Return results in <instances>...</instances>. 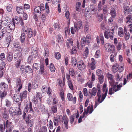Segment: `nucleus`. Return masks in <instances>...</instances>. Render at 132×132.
Masks as SVG:
<instances>
[{
    "label": "nucleus",
    "mask_w": 132,
    "mask_h": 132,
    "mask_svg": "<svg viewBox=\"0 0 132 132\" xmlns=\"http://www.w3.org/2000/svg\"><path fill=\"white\" fill-rule=\"evenodd\" d=\"M106 85L104 83L103 85L102 88V91L101 93L100 90V86L99 85H97V101L95 102V105L94 106L95 108L97 105L100 103H101L105 99L108 93V89L106 87Z\"/></svg>",
    "instance_id": "nucleus-1"
},
{
    "label": "nucleus",
    "mask_w": 132,
    "mask_h": 132,
    "mask_svg": "<svg viewBox=\"0 0 132 132\" xmlns=\"http://www.w3.org/2000/svg\"><path fill=\"white\" fill-rule=\"evenodd\" d=\"M107 77L109 80V82L110 84L111 87L109 88L108 94L112 95L115 92H116L120 89L122 84H118V82H115L113 79V76L110 74L108 73L107 74Z\"/></svg>",
    "instance_id": "nucleus-2"
},
{
    "label": "nucleus",
    "mask_w": 132,
    "mask_h": 132,
    "mask_svg": "<svg viewBox=\"0 0 132 132\" xmlns=\"http://www.w3.org/2000/svg\"><path fill=\"white\" fill-rule=\"evenodd\" d=\"M22 32L20 37V39L21 43H24L25 40L26 35L27 39L31 38L33 36H35L36 33L34 32H33L32 30L30 28H28L27 26H25L22 28Z\"/></svg>",
    "instance_id": "nucleus-3"
},
{
    "label": "nucleus",
    "mask_w": 132,
    "mask_h": 132,
    "mask_svg": "<svg viewBox=\"0 0 132 132\" xmlns=\"http://www.w3.org/2000/svg\"><path fill=\"white\" fill-rule=\"evenodd\" d=\"M94 109H93V104L91 105L90 106V105L89 104V105L87 108L86 109H84V111L83 113L82 116H81L78 119V123H80L82 121V118H84L85 116L86 115H87L88 113L90 114L92 113Z\"/></svg>",
    "instance_id": "nucleus-4"
},
{
    "label": "nucleus",
    "mask_w": 132,
    "mask_h": 132,
    "mask_svg": "<svg viewBox=\"0 0 132 132\" xmlns=\"http://www.w3.org/2000/svg\"><path fill=\"white\" fill-rule=\"evenodd\" d=\"M26 112L31 113L34 114V112L32 107V103L30 102H28L26 103V106L24 110V112L22 115V117L24 118L26 117Z\"/></svg>",
    "instance_id": "nucleus-5"
},
{
    "label": "nucleus",
    "mask_w": 132,
    "mask_h": 132,
    "mask_svg": "<svg viewBox=\"0 0 132 132\" xmlns=\"http://www.w3.org/2000/svg\"><path fill=\"white\" fill-rule=\"evenodd\" d=\"M91 38L90 35H87L86 37H83L81 40V46L82 47L84 46L85 45H88L89 44Z\"/></svg>",
    "instance_id": "nucleus-6"
},
{
    "label": "nucleus",
    "mask_w": 132,
    "mask_h": 132,
    "mask_svg": "<svg viewBox=\"0 0 132 132\" xmlns=\"http://www.w3.org/2000/svg\"><path fill=\"white\" fill-rule=\"evenodd\" d=\"M16 86L14 87L15 91L18 93L20 91L22 88V82L20 79L18 78L15 81Z\"/></svg>",
    "instance_id": "nucleus-7"
},
{
    "label": "nucleus",
    "mask_w": 132,
    "mask_h": 132,
    "mask_svg": "<svg viewBox=\"0 0 132 132\" xmlns=\"http://www.w3.org/2000/svg\"><path fill=\"white\" fill-rule=\"evenodd\" d=\"M11 124V122L8 120H7L6 121H4L3 125L2 124H0V131L1 132H4L5 127L8 128L9 127H10V125Z\"/></svg>",
    "instance_id": "nucleus-8"
},
{
    "label": "nucleus",
    "mask_w": 132,
    "mask_h": 132,
    "mask_svg": "<svg viewBox=\"0 0 132 132\" xmlns=\"http://www.w3.org/2000/svg\"><path fill=\"white\" fill-rule=\"evenodd\" d=\"M42 97V95L41 93L39 92H36L35 96H34V98L33 99V101L35 104L40 103Z\"/></svg>",
    "instance_id": "nucleus-9"
},
{
    "label": "nucleus",
    "mask_w": 132,
    "mask_h": 132,
    "mask_svg": "<svg viewBox=\"0 0 132 132\" xmlns=\"http://www.w3.org/2000/svg\"><path fill=\"white\" fill-rule=\"evenodd\" d=\"M44 10V6L41 4L39 6H36L34 9L35 14V15H37L38 14H41Z\"/></svg>",
    "instance_id": "nucleus-10"
},
{
    "label": "nucleus",
    "mask_w": 132,
    "mask_h": 132,
    "mask_svg": "<svg viewBox=\"0 0 132 132\" xmlns=\"http://www.w3.org/2000/svg\"><path fill=\"white\" fill-rule=\"evenodd\" d=\"M62 121L63 123V126L66 129L68 128V125L69 119L65 115H63L62 117Z\"/></svg>",
    "instance_id": "nucleus-11"
},
{
    "label": "nucleus",
    "mask_w": 132,
    "mask_h": 132,
    "mask_svg": "<svg viewBox=\"0 0 132 132\" xmlns=\"http://www.w3.org/2000/svg\"><path fill=\"white\" fill-rule=\"evenodd\" d=\"M7 32L10 33L13 31L15 28V23L13 22L12 23H11L8 24L6 27Z\"/></svg>",
    "instance_id": "nucleus-12"
},
{
    "label": "nucleus",
    "mask_w": 132,
    "mask_h": 132,
    "mask_svg": "<svg viewBox=\"0 0 132 132\" xmlns=\"http://www.w3.org/2000/svg\"><path fill=\"white\" fill-rule=\"evenodd\" d=\"M113 31H109L108 32L106 30L105 31L104 33V35L105 37L108 39L109 38V36L111 40H112L113 39Z\"/></svg>",
    "instance_id": "nucleus-13"
},
{
    "label": "nucleus",
    "mask_w": 132,
    "mask_h": 132,
    "mask_svg": "<svg viewBox=\"0 0 132 132\" xmlns=\"http://www.w3.org/2000/svg\"><path fill=\"white\" fill-rule=\"evenodd\" d=\"M77 66L78 69L81 71L84 69L86 67L85 65L82 60L78 62Z\"/></svg>",
    "instance_id": "nucleus-14"
},
{
    "label": "nucleus",
    "mask_w": 132,
    "mask_h": 132,
    "mask_svg": "<svg viewBox=\"0 0 132 132\" xmlns=\"http://www.w3.org/2000/svg\"><path fill=\"white\" fill-rule=\"evenodd\" d=\"M91 62L88 63V66L90 68L91 70H94L96 68V62L93 58H92L91 59Z\"/></svg>",
    "instance_id": "nucleus-15"
},
{
    "label": "nucleus",
    "mask_w": 132,
    "mask_h": 132,
    "mask_svg": "<svg viewBox=\"0 0 132 132\" xmlns=\"http://www.w3.org/2000/svg\"><path fill=\"white\" fill-rule=\"evenodd\" d=\"M67 98L68 100L69 101H72L73 103L75 104L76 102V98L75 96L73 97V98L72 95L70 93H68L67 94Z\"/></svg>",
    "instance_id": "nucleus-16"
},
{
    "label": "nucleus",
    "mask_w": 132,
    "mask_h": 132,
    "mask_svg": "<svg viewBox=\"0 0 132 132\" xmlns=\"http://www.w3.org/2000/svg\"><path fill=\"white\" fill-rule=\"evenodd\" d=\"M129 14H132V6H126L124 7V14L127 15Z\"/></svg>",
    "instance_id": "nucleus-17"
},
{
    "label": "nucleus",
    "mask_w": 132,
    "mask_h": 132,
    "mask_svg": "<svg viewBox=\"0 0 132 132\" xmlns=\"http://www.w3.org/2000/svg\"><path fill=\"white\" fill-rule=\"evenodd\" d=\"M79 117V114L78 111L75 114L72 115L70 118V122L71 123H72L74 121V119L76 117L77 119Z\"/></svg>",
    "instance_id": "nucleus-18"
},
{
    "label": "nucleus",
    "mask_w": 132,
    "mask_h": 132,
    "mask_svg": "<svg viewBox=\"0 0 132 132\" xmlns=\"http://www.w3.org/2000/svg\"><path fill=\"white\" fill-rule=\"evenodd\" d=\"M8 88V85L4 82H2L0 83V89L1 90L5 91Z\"/></svg>",
    "instance_id": "nucleus-19"
},
{
    "label": "nucleus",
    "mask_w": 132,
    "mask_h": 132,
    "mask_svg": "<svg viewBox=\"0 0 132 132\" xmlns=\"http://www.w3.org/2000/svg\"><path fill=\"white\" fill-rule=\"evenodd\" d=\"M74 25V27L78 30L81 28L82 27V22L81 21L79 20L77 22H75Z\"/></svg>",
    "instance_id": "nucleus-20"
},
{
    "label": "nucleus",
    "mask_w": 132,
    "mask_h": 132,
    "mask_svg": "<svg viewBox=\"0 0 132 132\" xmlns=\"http://www.w3.org/2000/svg\"><path fill=\"white\" fill-rule=\"evenodd\" d=\"M13 53L11 52H9L7 54L6 59L8 62H10L12 61L13 58Z\"/></svg>",
    "instance_id": "nucleus-21"
},
{
    "label": "nucleus",
    "mask_w": 132,
    "mask_h": 132,
    "mask_svg": "<svg viewBox=\"0 0 132 132\" xmlns=\"http://www.w3.org/2000/svg\"><path fill=\"white\" fill-rule=\"evenodd\" d=\"M89 10L91 12V13L92 14L95 13L96 11V9L95 6L93 4H91L89 7Z\"/></svg>",
    "instance_id": "nucleus-22"
},
{
    "label": "nucleus",
    "mask_w": 132,
    "mask_h": 132,
    "mask_svg": "<svg viewBox=\"0 0 132 132\" xmlns=\"http://www.w3.org/2000/svg\"><path fill=\"white\" fill-rule=\"evenodd\" d=\"M62 115L58 116L56 117H54L53 119V121L54 125L56 126L57 125L61 117H62Z\"/></svg>",
    "instance_id": "nucleus-23"
},
{
    "label": "nucleus",
    "mask_w": 132,
    "mask_h": 132,
    "mask_svg": "<svg viewBox=\"0 0 132 132\" xmlns=\"http://www.w3.org/2000/svg\"><path fill=\"white\" fill-rule=\"evenodd\" d=\"M13 100L15 102H16L19 101H22L21 98L20 97V95H18L16 94L14 95L12 97Z\"/></svg>",
    "instance_id": "nucleus-24"
},
{
    "label": "nucleus",
    "mask_w": 132,
    "mask_h": 132,
    "mask_svg": "<svg viewBox=\"0 0 132 132\" xmlns=\"http://www.w3.org/2000/svg\"><path fill=\"white\" fill-rule=\"evenodd\" d=\"M27 94V92L26 90L22 92L19 95L22 101L23 99L26 98Z\"/></svg>",
    "instance_id": "nucleus-25"
},
{
    "label": "nucleus",
    "mask_w": 132,
    "mask_h": 132,
    "mask_svg": "<svg viewBox=\"0 0 132 132\" xmlns=\"http://www.w3.org/2000/svg\"><path fill=\"white\" fill-rule=\"evenodd\" d=\"M81 3L80 2H77L76 4V10L77 12L78 13L80 12L81 9Z\"/></svg>",
    "instance_id": "nucleus-26"
},
{
    "label": "nucleus",
    "mask_w": 132,
    "mask_h": 132,
    "mask_svg": "<svg viewBox=\"0 0 132 132\" xmlns=\"http://www.w3.org/2000/svg\"><path fill=\"white\" fill-rule=\"evenodd\" d=\"M67 46L68 48H69L73 45V40L72 38L67 39Z\"/></svg>",
    "instance_id": "nucleus-27"
},
{
    "label": "nucleus",
    "mask_w": 132,
    "mask_h": 132,
    "mask_svg": "<svg viewBox=\"0 0 132 132\" xmlns=\"http://www.w3.org/2000/svg\"><path fill=\"white\" fill-rule=\"evenodd\" d=\"M13 7V6L11 4H7L6 6H5V8L6 10L10 12H12Z\"/></svg>",
    "instance_id": "nucleus-28"
},
{
    "label": "nucleus",
    "mask_w": 132,
    "mask_h": 132,
    "mask_svg": "<svg viewBox=\"0 0 132 132\" xmlns=\"http://www.w3.org/2000/svg\"><path fill=\"white\" fill-rule=\"evenodd\" d=\"M31 52L32 54V55L31 56L32 57V59H36L38 56L37 50H34L32 51V48L31 49Z\"/></svg>",
    "instance_id": "nucleus-29"
},
{
    "label": "nucleus",
    "mask_w": 132,
    "mask_h": 132,
    "mask_svg": "<svg viewBox=\"0 0 132 132\" xmlns=\"http://www.w3.org/2000/svg\"><path fill=\"white\" fill-rule=\"evenodd\" d=\"M17 13L19 14H22L24 12V9L22 6H17L16 9Z\"/></svg>",
    "instance_id": "nucleus-30"
},
{
    "label": "nucleus",
    "mask_w": 132,
    "mask_h": 132,
    "mask_svg": "<svg viewBox=\"0 0 132 132\" xmlns=\"http://www.w3.org/2000/svg\"><path fill=\"white\" fill-rule=\"evenodd\" d=\"M25 72L27 73H30L32 72V69L29 66H26L24 68Z\"/></svg>",
    "instance_id": "nucleus-31"
},
{
    "label": "nucleus",
    "mask_w": 132,
    "mask_h": 132,
    "mask_svg": "<svg viewBox=\"0 0 132 132\" xmlns=\"http://www.w3.org/2000/svg\"><path fill=\"white\" fill-rule=\"evenodd\" d=\"M59 104L58 100L56 97H55L53 99L52 105L54 106H57Z\"/></svg>",
    "instance_id": "nucleus-32"
},
{
    "label": "nucleus",
    "mask_w": 132,
    "mask_h": 132,
    "mask_svg": "<svg viewBox=\"0 0 132 132\" xmlns=\"http://www.w3.org/2000/svg\"><path fill=\"white\" fill-rule=\"evenodd\" d=\"M119 69L118 65L117 63L113 65L112 67V71L114 73L117 72Z\"/></svg>",
    "instance_id": "nucleus-33"
},
{
    "label": "nucleus",
    "mask_w": 132,
    "mask_h": 132,
    "mask_svg": "<svg viewBox=\"0 0 132 132\" xmlns=\"http://www.w3.org/2000/svg\"><path fill=\"white\" fill-rule=\"evenodd\" d=\"M125 22L126 23H132V19L131 16L130 15H129L127 16L125 20Z\"/></svg>",
    "instance_id": "nucleus-34"
},
{
    "label": "nucleus",
    "mask_w": 132,
    "mask_h": 132,
    "mask_svg": "<svg viewBox=\"0 0 132 132\" xmlns=\"http://www.w3.org/2000/svg\"><path fill=\"white\" fill-rule=\"evenodd\" d=\"M71 62L73 66L75 67L77 64L76 58L75 57H72L71 59Z\"/></svg>",
    "instance_id": "nucleus-35"
},
{
    "label": "nucleus",
    "mask_w": 132,
    "mask_h": 132,
    "mask_svg": "<svg viewBox=\"0 0 132 132\" xmlns=\"http://www.w3.org/2000/svg\"><path fill=\"white\" fill-rule=\"evenodd\" d=\"M69 74L73 78L75 77V73L74 69L71 68L69 70Z\"/></svg>",
    "instance_id": "nucleus-36"
},
{
    "label": "nucleus",
    "mask_w": 132,
    "mask_h": 132,
    "mask_svg": "<svg viewBox=\"0 0 132 132\" xmlns=\"http://www.w3.org/2000/svg\"><path fill=\"white\" fill-rule=\"evenodd\" d=\"M60 95L62 101L64 100V90L62 89L60 90Z\"/></svg>",
    "instance_id": "nucleus-37"
},
{
    "label": "nucleus",
    "mask_w": 132,
    "mask_h": 132,
    "mask_svg": "<svg viewBox=\"0 0 132 132\" xmlns=\"http://www.w3.org/2000/svg\"><path fill=\"white\" fill-rule=\"evenodd\" d=\"M21 103H20L18 104V110L16 111L15 113V114L18 115H20L22 113V112L20 109L21 107Z\"/></svg>",
    "instance_id": "nucleus-38"
},
{
    "label": "nucleus",
    "mask_w": 132,
    "mask_h": 132,
    "mask_svg": "<svg viewBox=\"0 0 132 132\" xmlns=\"http://www.w3.org/2000/svg\"><path fill=\"white\" fill-rule=\"evenodd\" d=\"M118 35L120 37H123V29L121 27H120L118 29Z\"/></svg>",
    "instance_id": "nucleus-39"
},
{
    "label": "nucleus",
    "mask_w": 132,
    "mask_h": 132,
    "mask_svg": "<svg viewBox=\"0 0 132 132\" xmlns=\"http://www.w3.org/2000/svg\"><path fill=\"white\" fill-rule=\"evenodd\" d=\"M124 34H125V39L126 40H128L130 37V34L129 32L127 31L126 29L124 28Z\"/></svg>",
    "instance_id": "nucleus-40"
},
{
    "label": "nucleus",
    "mask_w": 132,
    "mask_h": 132,
    "mask_svg": "<svg viewBox=\"0 0 132 132\" xmlns=\"http://www.w3.org/2000/svg\"><path fill=\"white\" fill-rule=\"evenodd\" d=\"M7 94V93L5 91L3 92L0 90V98L1 99H3L4 97H5Z\"/></svg>",
    "instance_id": "nucleus-41"
},
{
    "label": "nucleus",
    "mask_w": 132,
    "mask_h": 132,
    "mask_svg": "<svg viewBox=\"0 0 132 132\" xmlns=\"http://www.w3.org/2000/svg\"><path fill=\"white\" fill-rule=\"evenodd\" d=\"M10 22V20L8 19H6L3 20L1 22L2 25L4 26H6L7 25H8Z\"/></svg>",
    "instance_id": "nucleus-42"
},
{
    "label": "nucleus",
    "mask_w": 132,
    "mask_h": 132,
    "mask_svg": "<svg viewBox=\"0 0 132 132\" xmlns=\"http://www.w3.org/2000/svg\"><path fill=\"white\" fill-rule=\"evenodd\" d=\"M49 69L52 72H54L55 71V68L54 65L52 63L50 64Z\"/></svg>",
    "instance_id": "nucleus-43"
},
{
    "label": "nucleus",
    "mask_w": 132,
    "mask_h": 132,
    "mask_svg": "<svg viewBox=\"0 0 132 132\" xmlns=\"http://www.w3.org/2000/svg\"><path fill=\"white\" fill-rule=\"evenodd\" d=\"M9 112L12 117H14L15 115V113L12 108H10L9 110Z\"/></svg>",
    "instance_id": "nucleus-44"
},
{
    "label": "nucleus",
    "mask_w": 132,
    "mask_h": 132,
    "mask_svg": "<svg viewBox=\"0 0 132 132\" xmlns=\"http://www.w3.org/2000/svg\"><path fill=\"white\" fill-rule=\"evenodd\" d=\"M110 14L112 17H115L116 15V12L114 8H112L111 9Z\"/></svg>",
    "instance_id": "nucleus-45"
},
{
    "label": "nucleus",
    "mask_w": 132,
    "mask_h": 132,
    "mask_svg": "<svg viewBox=\"0 0 132 132\" xmlns=\"http://www.w3.org/2000/svg\"><path fill=\"white\" fill-rule=\"evenodd\" d=\"M98 82L100 84H102L104 80V76L102 75L98 77Z\"/></svg>",
    "instance_id": "nucleus-46"
},
{
    "label": "nucleus",
    "mask_w": 132,
    "mask_h": 132,
    "mask_svg": "<svg viewBox=\"0 0 132 132\" xmlns=\"http://www.w3.org/2000/svg\"><path fill=\"white\" fill-rule=\"evenodd\" d=\"M49 52L48 49L47 48L45 49L44 56L45 57H47L49 55Z\"/></svg>",
    "instance_id": "nucleus-47"
},
{
    "label": "nucleus",
    "mask_w": 132,
    "mask_h": 132,
    "mask_svg": "<svg viewBox=\"0 0 132 132\" xmlns=\"http://www.w3.org/2000/svg\"><path fill=\"white\" fill-rule=\"evenodd\" d=\"M102 2L101 1L99 2L98 5L97 6V10L98 11L100 12L103 9V6L102 5Z\"/></svg>",
    "instance_id": "nucleus-48"
},
{
    "label": "nucleus",
    "mask_w": 132,
    "mask_h": 132,
    "mask_svg": "<svg viewBox=\"0 0 132 132\" xmlns=\"http://www.w3.org/2000/svg\"><path fill=\"white\" fill-rule=\"evenodd\" d=\"M45 8L46 13L47 14H49L50 11L49 6L47 2H46L45 3Z\"/></svg>",
    "instance_id": "nucleus-49"
},
{
    "label": "nucleus",
    "mask_w": 132,
    "mask_h": 132,
    "mask_svg": "<svg viewBox=\"0 0 132 132\" xmlns=\"http://www.w3.org/2000/svg\"><path fill=\"white\" fill-rule=\"evenodd\" d=\"M27 124L30 127H32L34 124V119H31L26 122Z\"/></svg>",
    "instance_id": "nucleus-50"
},
{
    "label": "nucleus",
    "mask_w": 132,
    "mask_h": 132,
    "mask_svg": "<svg viewBox=\"0 0 132 132\" xmlns=\"http://www.w3.org/2000/svg\"><path fill=\"white\" fill-rule=\"evenodd\" d=\"M97 91V89L96 88L93 87L92 89V92L90 94L91 96H95L96 94Z\"/></svg>",
    "instance_id": "nucleus-51"
},
{
    "label": "nucleus",
    "mask_w": 132,
    "mask_h": 132,
    "mask_svg": "<svg viewBox=\"0 0 132 132\" xmlns=\"http://www.w3.org/2000/svg\"><path fill=\"white\" fill-rule=\"evenodd\" d=\"M67 82L70 89L71 90H73V87L71 81H68Z\"/></svg>",
    "instance_id": "nucleus-52"
},
{
    "label": "nucleus",
    "mask_w": 132,
    "mask_h": 132,
    "mask_svg": "<svg viewBox=\"0 0 132 132\" xmlns=\"http://www.w3.org/2000/svg\"><path fill=\"white\" fill-rule=\"evenodd\" d=\"M5 105L7 107H10L11 105V102L7 99L5 100Z\"/></svg>",
    "instance_id": "nucleus-53"
},
{
    "label": "nucleus",
    "mask_w": 132,
    "mask_h": 132,
    "mask_svg": "<svg viewBox=\"0 0 132 132\" xmlns=\"http://www.w3.org/2000/svg\"><path fill=\"white\" fill-rule=\"evenodd\" d=\"M57 106H53L51 107V110L52 113H57Z\"/></svg>",
    "instance_id": "nucleus-54"
},
{
    "label": "nucleus",
    "mask_w": 132,
    "mask_h": 132,
    "mask_svg": "<svg viewBox=\"0 0 132 132\" xmlns=\"http://www.w3.org/2000/svg\"><path fill=\"white\" fill-rule=\"evenodd\" d=\"M3 118L5 120H7L9 118V114L7 112H6L3 113Z\"/></svg>",
    "instance_id": "nucleus-55"
},
{
    "label": "nucleus",
    "mask_w": 132,
    "mask_h": 132,
    "mask_svg": "<svg viewBox=\"0 0 132 132\" xmlns=\"http://www.w3.org/2000/svg\"><path fill=\"white\" fill-rule=\"evenodd\" d=\"M5 65V63L4 62L2 61L0 64V70H2L4 68Z\"/></svg>",
    "instance_id": "nucleus-56"
},
{
    "label": "nucleus",
    "mask_w": 132,
    "mask_h": 132,
    "mask_svg": "<svg viewBox=\"0 0 132 132\" xmlns=\"http://www.w3.org/2000/svg\"><path fill=\"white\" fill-rule=\"evenodd\" d=\"M33 87L35 89L37 88L38 86V82L37 81H34L32 84Z\"/></svg>",
    "instance_id": "nucleus-57"
},
{
    "label": "nucleus",
    "mask_w": 132,
    "mask_h": 132,
    "mask_svg": "<svg viewBox=\"0 0 132 132\" xmlns=\"http://www.w3.org/2000/svg\"><path fill=\"white\" fill-rule=\"evenodd\" d=\"M102 73V70H101L98 69L96 71V75L98 77L99 76L103 75L101 74Z\"/></svg>",
    "instance_id": "nucleus-58"
},
{
    "label": "nucleus",
    "mask_w": 132,
    "mask_h": 132,
    "mask_svg": "<svg viewBox=\"0 0 132 132\" xmlns=\"http://www.w3.org/2000/svg\"><path fill=\"white\" fill-rule=\"evenodd\" d=\"M91 13L90 11H86L85 13V15L86 17H87V18H89L91 16Z\"/></svg>",
    "instance_id": "nucleus-59"
},
{
    "label": "nucleus",
    "mask_w": 132,
    "mask_h": 132,
    "mask_svg": "<svg viewBox=\"0 0 132 132\" xmlns=\"http://www.w3.org/2000/svg\"><path fill=\"white\" fill-rule=\"evenodd\" d=\"M70 30L71 34H74L78 30L75 27H72L71 28Z\"/></svg>",
    "instance_id": "nucleus-60"
},
{
    "label": "nucleus",
    "mask_w": 132,
    "mask_h": 132,
    "mask_svg": "<svg viewBox=\"0 0 132 132\" xmlns=\"http://www.w3.org/2000/svg\"><path fill=\"white\" fill-rule=\"evenodd\" d=\"M98 21L101 22L103 19V14H99L97 17Z\"/></svg>",
    "instance_id": "nucleus-61"
},
{
    "label": "nucleus",
    "mask_w": 132,
    "mask_h": 132,
    "mask_svg": "<svg viewBox=\"0 0 132 132\" xmlns=\"http://www.w3.org/2000/svg\"><path fill=\"white\" fill-rule=\"evenodd\" d=\"M114 46L113 45L111 44L109 47V48H108V51L109 52H111L113 51L114 50Z\"/></svg>",
    "instance_id": "nucleus-62"
},
{
    "label": "nucleus",
    "mask_w": 132,
    "mask_h": 132,
    "mask_svg": "<svg viewBox=\"0 0 132 132\" xmlns=\"http://www.w3.org/2000/svg\"><path fill=\"white\" fill-rule=\"evenodd\" d=\"M103 12L104 14H106L108 12V10L106 5H104L103 8Z\"/></svg>",
    "instance_id": "nucleus-63"
},
{
    "label": "nucleus",
    "mask_w": 132,
    "mask_h": 132,
    "mask_svg": "<svg viewBox=\"0 0 132 132\" xmlns=\"http://www.w3.org/2000/svg\"><path fill=\"white\" fill-rule=\"evenodd\" d=\"M57 40L59 43L62 42V36L60 34L58 35L57 37Z\"/></svg>",
    "instance_id": "nucleus-64"
}]
</instances>
